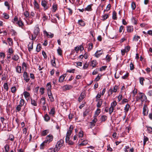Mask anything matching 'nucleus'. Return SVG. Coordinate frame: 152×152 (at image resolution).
<instances>
[{
  "label": "nucleus",
  "mask_w": 152,
  "mask_h": 152,
  "mask_svg": "<svg viewBox=\"0 0 152 152\" xmlns=\"http://www.w3.org/2000/svg\"><path fill=\"white\" fill-rule=\"evenodd\" d=\"M64 143V141L62 140H60L58 141L54 148V152L58 151L60 149L61 147L62 146Z\"/></svg>",
  "instance_id": "f257e3e1"
},
{
  "label": "nucleus",
  "mask_w": 152,
  "mask_h": 152,
  "mask_svg": "<svg viewBox=\"0 0 152 152\" xmlns=\"http://www.w3.org/2000/svg\"><path fill=\"white\" fill-rule=\"evenodd\" d=\"M24 100L23 99H21L20 101L19 104L15 108V111L16 112H19L20 111L21 107L24 105Z\"/></svg>",
  "instance_id": "f03ea898"
},
{
  "label": "nucleus",
  "mask_w": 152,
  "mask_h": 152,
  "mask_svg": "<svg viewBox=\"0 0 152 152\" xmlns=\"http://www.w3.org/2000/svg\"><path fill=\"white\" fill-rule=\"evenodd\" d=\"M53 136L52 135L50 134L46 137L45 142H46V143H49L53 140Z\"/></svg>",
  "instance_id": "7ed1b4c3"
},
{
  "label": "nucleus",
  "mask_w": 152,
  "mask_h": 152,
  "mask_svg": "<svg viewBox=\"0 0 152 152\" xmlns=\"http://www.w3.org/2000/svg\"><path fill=\"white\" fill-rule=\"evenodd\" d=\"M140 97L138 99H140L142 102H146L147 101V97L145 95V94L143 93H140Z\"/></svg>",
  "instance_id": "20e7f679"
},
{
  "label": "nucleus",
  "mask_w": 152,
  "mask_h": 152,
  "mask_svg": "<svg viewBox=\"0 0 152 152\" xmlns=\"http://www.w3.org/2000/svg\"><path fill=\"white\" fill-rule=\"evenodd\" d=\"M23 77L24 78V80L26 81V82H28L29 81L30 78L26 72H24Z\"/></svg>",
  "instance_id": "39448f33"
},
{
  "label": "nucleus",
  "mask_w": 152,
  "mask_h": 152,
  "mask_svg": "<svg viewBox=\"0 0 152 152\" xmlns=\"http://www.w3.org/2000/svg\"><path fill=\"white\" fill-rule=\"evenodd\" d=\"M103 53V51L102 50H97L95 53L94 55L96 58H98Z\"/></svg>",
  "instance_id": "423d86ee"
},
{
  "label": "nucleus",
  "mask_w": 152,
  "mask_h": 152,
  "mask_svg": "<svg viewBox=\"0 0 152 152\" xmlns=\"http://www.w3.org/2000/svg\"><path fill=\"white\" fill-rule=\"evenodd\" d=\"M39 26L38 24L36 25L34 31V34L35 35H38L39 33Z\"/></svg>",
  "instance_id": "0eeeda50"
},
{
  "label": "nucleus",
  "mask_w": 152,
  "mask_h": 152,
  "mask_svg": "<svg viewBox=\"0 0 152 152\" xmlns=\"http://www.w3.org/2000/svg\"><path fill=\"white\" fill-rule=\"evenodd\" d=\"M147 106L145 104L143 108V114L145 115H147L148 114V110H147Z\"/></svg>",
  "instance_id": "6e6552de"
},
{
  "label": "nucleus",
  "mask_w": 152,
  "mask_h": 152,
  "mask_svg": "<svg viewBox=\"0 0 152 152\" xmlns=\"http://www.w3.org/2000/svg\"><path fill=\"white\" fill-rule=\"evenodd\" d=\"M86 94L84 93H82L80 95L78 98V101L79 102H81L83 100V99L85 98Z\"/></svg>",
  "instance_id": "1a4fd4ad"
},
{
  "label": "nucleus",
  "mask_w": 152,
  "mask_h": 152,
  "mask_svg": "<svg viewBox=\"0 0 152 152\" xmlns=\"http://www.w3.org/2000/svg\"><path fill=\"white\" fill-rule=\"evenodd\" d=\"M46 88L48 92H51V86L50 83H48L47 84Z\"/></svg>",
  "instance_id": "9d476101"
},
{
  "label": "nucleus",
  "mask_w": 152,
  "mask_h": 152,
  "mask_svg": "<svg viewBox=\"0 0 152 152\" xmlns=\"http://www.w3.org/2000/svg\"><path fill=\"white\" fill-rule=\"evenodd\" d=\"M127 31L129 33L132 32L134 30L133 26H127Z\"/></svg>",
  "instance_id": "9b49d317"
},
{
  "label": "nucleus",
  "mask_w": 152,
  "mask_h": 152,
  "mask_svg": "<svg viewBox=\"0 0 152 152\" xmlns=\"http://www.w3.org/2000/svg\"><path fill=\"white\" fill-rule=\"evenodd\" d=\"M48 94L50 101L52 102H53L54 100V99L52 95L51 92H48Z\"/></svg>",
  "instance_id": "f8f14e48"
},
{
  "label": "nucleus",
  "mask_w": 152,
  "mask_h": 152,
  "mask_svg": "<svg viewBox=\"0 0 152 152\" xmlns=\"http://www.w3.org/2000/svg\"><path fill=\"white\" fill-rule=\"evenodd\" d=\"M47 2L45 1L44 0L42 1L41 3L42 6L45 8V10L48 9V7L47 6Z\"/></svg>",
  "instance_id": "ddd939ff"
},
{
  "label": "nucleus",
  "mask_w": 152,
  "mask_h": 152,
  "mask_svg": "<svg viewBox=\"0 0 152 152\" xmlns=\"http://www.w3.org/2000/svg\"><path fill=\"white\" fill-rule=\"evenodd\" d=\"M49 130L48 129H46L43 131L41 133V136H46L47 134L49 133Z\"/></svg>",
  "instance_id": "4468645a"
},
{
  "label": "nucleus",
  "mask_w": 152,
  "mask_h": 152,
  "mask_svg": "<svg viewBox=\"0 0 152 152\" xmlns=\"http://www.w3.org/2000/svg\"><path fill=\"white\" fill-rule=\"evenodd\" d=\"M33 42L32 41L31 43H29L28 45V48L29 51L30 52L33 49Z\"/></svg>",
  "instance_id": "2eb2a0df"
},
{
  "label": "nucleus",
  "mask_w": 152,
  "mask_h": 152,
  "mask_svg": "<svg viewBox=\"0 0 152 152\" xmlns=\"http://www.w3.org/2000/svg\"><path fill=\"white\" fill-rule=\"evenodd\" d=\"M93 4H91L88 5L87 7L85 8V10L87 11H91L92 10L91 7Z\"/></svg>",
  "instance_id": "dca6fc26"
},
{
  "label": "nucleus",
  "mask_w": 152,
  "mask_h": 152,
  "mask_svg": "<svg viewBox=\"0 0 152 152\" xmlns=\"http://www.w3.org/2000/svg\"><path fill=\"white\" fill-rule=\"evenodd\" d=\"M23 134L24 135L25 138L26 139L27 138V136L28 135V134L27 133V129L26 128H24L23 129Z\"/></svg>",
  "instance_id": "f3484780"
},
{
  "label": "nucleus",
  "mask_w": 152,
  "mask_h": 152,
  "mask_svg": "<svg viewBox=\"0 0 152 152\" xmlns=\"http://www.w3.org/2000/svg\"><path fill=\"white\" fill-rule=\"evenodd\" d=\"M78 23L81 26H84L85 25V23L82 20H80L78 21Z\"/></svg>",
  "instance_id": "a211bd4d"
},
{
  "label": "nucleus",
  "mask_w": 152,
  "mask_h": 152,
  "mask_svg": "<svg viewBox=\"0 0 152 152\" xmlns=\"http://www.w3.org/2000/svg\"><path fill=\"white\" fill-rule=\"evenodd\" d=\"M44 33L48 37L52 38L53 36V34L51 33H48L46 31H45Z\"/></svg>",
  "instance_id": "6ab92c4d"
},
{
  "label": "nucleus",
  "mask_w": 152,
  "mask_h": 152,
  "mask_svg": "<svg viewBox=\"0 0 152 152\" xmlns=\"http://www.w3.org/2000/svg\"><path fill=\"white\" fill-rule=\"evenodd\" d=\"M72 131L69 130H68L67 132L66 138L67 140L69 139V136L71 134Z\"/></svg>",
  "instance_id": "aec40b11"
},
{
  "label": "nucleus",
  "mask_w": 152,
  "mask_h": 152,
  "mask_svg": "<svg viewBox=\"0 0 152 152\" xmlns=\"http://www.w3.org/2000/svg\"><path fill=\"white\" fill-rule=\"evenodd\" d=\"M16 70L17 72L19 73L21 72V67L20 66H17L16 68Z\"/></svg>",
  "instance_id": "412c9836"
},
{
  "label": "nucleus",
  "mask_w": 152,
  "mask_h": 152,
  "mask_svg": "<svg viewBox=\"0 0 152 152\" xmlns=\"http://www.w3.org/2000/svg\"><path fill=\"white\" fill-rule=\"evenodd\" d=\"M40 102V104L43 105H45V97L42 98L41 99Z\"/></svg>",
  "instance_id": "4be33fe9"
},
{
  "label": "nucleus",
  "mask_w": 152,
  "mask_h": 152,
  "mask_svg": "<svg viewBox=\"0 0 152 152\" xmlns=\"http://www.w3.org/2000/svg\"><path fill=\"white\" fill-rule=\"evenodd\" d=\"M98 102L96 106L97 107L99 108L101 107L102 104L103 102L102 99H99V101H98Z\"/></svg>",
  "instance_id": "5701e85b"
},
{
  "label": "nucleus",
  "mask_w": 152,
  "mask_h": 152,
  "mask_svg": "<svg viewBox=\"0 0 152 152\" xmlns=\"http://www.w3.org/2000/svg\"><path fill=\"white\" fill-rule=\"evenodd\" d=\"M130 107L129 104H127L124 108L125 112L126 113H127L129 110V109Z\"/></svg>",
  "instance_id": "b1692460"
},
{
  "label": "nucleus",
  "mask_w": 152,
  "mask_h": 152,
  "mask_svg": "<svg viewBox=\"0 0 152 152\" xmlns=\"http://www.w3.org/2000/svg\"><path fill=\"white\" fill-rule=\"evenodd\" d=\"M100 113V109H97L96 110L95 112L94 117H96Z\"/></svg>",
  "instance_id": "393cba45"
},
{
  "label": "nucleus",
  "mask_w": 152,
  "mask_h": 152,
  "mask_svg": "<svg viewBox=\"0 0 152 152\" xmlns=\"http://www.w3.org/2000/svg\"><path fill=\"white\" fill-rule=\"evenodd\" d=\"M42 48L41 45L39 44L37 45L36 47V50L37 52H39Z\"/></svg>",
  "instance_id": "a878e982"
},
{
  "label": "nucleus",
  "mask_w": 152,
  "mask_h": 152,
  "mask_svg": "<svg viewBox=\"0 0 152 152\" xmlns=\"http://www.w3.org/2000/svg\"><path fill=\"white\" fill-rule=\"evenodd\" d=\"M65 77V76L63 75L60 76L58 80L59 82L60 83L62 82L64 80Z\"/></svg>",
  "instance_id": "bb28decb"
},
{
  "label": "nucleus",
  "mask_w": 152,
  "mask_h": 152,
  "mask_svg": "<svg viewBox=\"0 0 152 152\" xmlns=\"http://www.w3.org/2000/svg\"><path fill=\"white\" fill-rule=\"evenodd\" d=\"M31 104L34 106H37V103L34 100H33L32 98H31Z\"/></svg>",
  "instance_id": "cd10ccee"
},
{
  "label": "nucleus",
  "mask_w": 152,
  "mask_h": 152,
  "mask_svg": "<svg viewBox=\"0 0 152 152\" xmlns=\"http://www.w3.org/2000/svg\"><path fill=\"white\" fill-rule=\"evenodd\" d=\"M19 58V57L17 55H14L12 58V59L15 61H17Z\"/></svg>",
  "instance_id": "c85d7f7f"
},
{
  "label": "nucleus",
  "mask_w": 152,
  "mask_h": 152,
  "mask_svg": "<svg viewBox=\"0 0 152 152\" xmlns=\"http://www.w3.org/2000/svg\"><path fill=\"white\" fill-rule=\"evenodd\" d=\"M17 23L20 27L23 28V26H24V24L21 20H18Z\"/></svg>",
  "instance_id": "c756f323"
},
{
  "label": "nucleus",
  "mask_w": 152,
  "mask_h": 152,
  "mask_svg": "<svg viewBox=\"0 0 152 152\" xmlns=\"http://www.w3.org/2000/svg\"><path fill=\"white\" fill-rule=\"evenodd\" d=\"M88 143V141L86 140L83 141L82 142L79 144L80 146L85 145H86Z\"/></svg>",
  "instance_id": "7c9ffc66"
},
{
  "label": "nucleus",
  "mask_w": 152,
  "mask_h": 152,
  "mask_svg": "<svg viewBox=\"0 0 152 152\" xmlns=\"http://www.w3.org/2000/svg\"><path fill=\"white\" fill-rule=\"evenodd\" d=\"M25 98L26 99L30 96V94L26 91H25L23 93Z\"/></svg>",
  "instance_id": "2f4dec72"
},
{
  "label": "nucleus",
  "mask_w": 152,
  "mask_h": 152,
  "mask_svg": "<svg viewBox=\"0 0 152 152\" xmlns=\"http://www.w3.org/2000/svg\"><path fill=\"white\" fill-rule=\"evenodd\" d=\"M34 8L36 9H38L39 8V5L37 2L35 0L34 3Z\"/></svg>",
  "instance_id": "473e14b6"
},
{
  "label": "nucleus",
  "mask_w": 152,
  "mask_h": 152,
  "mask_svg": "<svg viewBox=\"0 0 152 152\" xmlns=\"http://www.w3.org/2000/svg\"><path fill=\"white\" fill-rule=\"evenodd\" d=\"M140 38V37L139 36L135 35L133 38V40L135 42H137Z\"/></svg>",
  "instance_id": "72a5a7b5"
},
{
  "label": "nucleus",
  "mask_w": 152,
  "mask_h": 152,
  "mask_svg": "<svg viewBox=\"0 0 152 152\" xmlns=\"http://www.w3.org/2000/svg\"><path fill=\"white\" fill-rule=\"evenodd\" d=\"M66 142L68 143L69 145H72L74 144V142L70 140L69 139L67 140V139L66 138Z\"/></svg>",
  "instance_id": "f704fd0d"
},
{
  "label": "nucleus",
  "mask_w": 152,
  "mask_h": 152,
  "mask_svg": "<svg viewBox=\"0 0 152 152\" xmlns=\"http://www.w3.org/2000/svg\"><path fill=\"white\" fill-rule=\"evenodd\" d=\"M88 51L91 50L93 48V44L92 43H90L88 44Z\"/></svg>",
  "instance_id": "c9c22d12"
},
{
  "label": "nucleus",
  "mask_w": 152,
  "mask_h": 152,
  "mask_svg": "<svg viewBox=\"0 0 152 152\" xmlns=\"http://www.w3.org/2000/svg\"><path fill=\"white\" fill-rule=\"evenodd\" d=\"M116 12L115 11H113V16L112 18L114 20H117V17L116 16Z\"/></svg>",
  "instance_id": "e433bc0d"
},
{
  "label": "nucleus",
  "mask_w": 152,
  "mask_h": 152,
  "mask_svg": "<svg viewBox=\"0 0 152 152\" xmlns=\"http://www.w3.org/2000/svg\"><path fill=\"white\" fill-rule=\"evenodd\" d=\"M139 80L140 84L142 85H143L144 84L143 82L145 80L144 78L142 77H140L139 78Z\"/></svg>",
  "instance_id": "4c0bfd02"
},
{
  "label": "nucleus",
  "mask_w": 152,
  "mask_h": 152,
  "mask_svg": "<svg viewBox=\"0 0 152 152\" xmlns=\"http://www.w3.org/2000/svg\"><path fill=\"white\" fill-rule=\"evenodd\" d=\"M51 63L52 65L53 66H56V63L55 62V58L53 57V58L51 61Z\"/></svg>",
  "instance_id": "58836bf2"
},
{
  "label": "nucleus",
  "mask_w": 152,
  "mask_h": 152,
  "mask_svg": "<svg viewBox=\"0 0 152 152\" xmlns=\"http://www.w3.org/2000/svg\"><path fill=\"white\" fill-rule=\"evenodd\" d=\"M148 140V138L146 136H144V140H143V145L145 146V145L146 142Z\"/></svg>",
  "instance_id": "ea45409f"
},
{
  "label": "nucleus",
  "mask_w": 152,
  "mask_h": 152,
  "mask_svg": "<svg viewBox=\"0 0 152 152\" xmlns=\"http://www.w3.org/2000/svg\"><path fill=\"white\" fill-rule=\"evenodd\" d=\"M131 7L133 10L135 9L136 7V4L134 2H132L131 4Z\"/></svg>",
  "instance_id": "a19ab883"
},
{
  "label": "nucleus",
  "mask_w": 152,
  "mask_h": 152,
  "mask_svg": "<svg viewBox=\"0 0 152 152\" xmlns=\"http://www.w3.org/2000/svg\"><path fill=\"white\" fill-rule=\"evenodd\" d=\"M124 26L122 25L121 26L119 29V32L121 33L122 31L124 32Z\"/></svg>",
  "instance_id": "79ce46f5"
},
{
  "label": "nucleus",
  "mask_w": 152,
  "mask_h": 152,
  "mask_svg": "<svg viewBox=\"0 0 152 152\" xmlns=\"http://www.w3.org/2000/svg\"><path fill=\"white\" fill-rule=\"evenodd\" d=\"M44 118L45 121H48L50 120V117L47 114H46L44 117Z\"/></svg>",
  "instance_id": "37998d69"
},
{
  "label": "nucleus",
  "mask_w": 152,
  "mask_h": 152,
  "mask_svg": "<svg viewBox=\"0 0 152 152\" xmlns=\"http://www.w3.org/2000/svg\"><path fill=\"white\" fill-rule=\"evenodd\" d=\"M63 87L66 90H68L71 88L72 86L70 85H66L64 86Z\"/></svg>",
  "instance_id": "c03bdc74"
},
{
  "label": "nucleus",
  "mask_w": 152,
  "mask_h": 152,
  "mask_svg": "<svg viewBox=\"0 0 152 152\" xmlns=\"http://www.w3.org/2000/svg\"><path fill=\"white\" fill-rule=\"evenodd\" d=\"M91 66L93 67H95L96 64H97V62L95 60H93L91 61Z\"/></svg>",
  "instance_id": "a18cd8bd"
},
{
  "label": "nucleus",
  "mask_w": 152,
  "mask_h": 152,
  "mask_svg": "<svg viewBox=\"0 0 152 152\" xmlns=\"http://www.w3.org/2000/svg\"><path fill=\"white\" fill-rule=\"evenodd\" d=\"M132 23L134 25H136L137 24V20L135 18L133 17H132Z\"/></svg>",
  "instance_id": "49530a36"
},
{
  "label": "nucleus",
  "mask_w": 152,
  "mask_h": 152,
  "mask_svg": "<svg viewBox=\"0 0 152 152\" xmlns=\"http://www.w3.org/2000/svg\"><path fill=\"white\" fill-rule=\"evenodd\" d=\"M4 148L5 150V151L6 152H8L10 148V147L8 144H6L4 146Z\"/></svg>",
  "instance_id": "de8ad7c7"
},
{
  "label": "nucleus",
  "mask_w": 152,
  "mask_h": 152,
  "mask_svg": "<svg viewBox=\"0 0 152 152\" xmlns=\"http://www.w3.org/2000/svg\"><path fill=\"white\" fill-rule=\"evenodd\" d=\"M3 87L6 90V91H8V84L7 83H5L4 84Z\"/></svg>",
  "instance_id": "09e8293b"
},
{
  "label": "nucleus",
  "mask_w": 152,
  "mask_h": 152,
  "mask_svg": "<svg viewBox=\"0 0 152 152\" xmlns=\"http://www.w3.org/2000/svg\"><path fill=\"white\" fill-rule=\"evenodd\" d=\"M57 53L59 55L61 56L62 55V50L61 48L59 47L58 48L57 50Z\"/></svg>",
  "instance_id": "8fccbe9b"
},
{
  "label": "nucleus",
  "mask_w": 152,
  "mask_h": 152,
  "mask_svg": "<svg viewBox=\"0 0 152 152\" xmlns=\"http://www.w3.org/2000/svg\"><path fill=\"white\" fill-rule=\"evenodd\" d=\"M101 97V94H97V95L96 96V101L97 102L98 101H99L100 98Z\"/></svg>",
  "instance_id": "3c124183"
},
{
  "label": "nucleus",
  "mask_w": 152,
  "mask_h": 152,
  "mask_svg": "<svg viewBox=\"0 0 152 152\" xmlns=\"http://www.w3.org/2000/svg\"><path fill=\"white\" fill-rule=\"evenodd\" d=\"M117 104L116 102L115 101H114L111 104V107L113 108H114Z\"/></svg>",
  "instance_id": "603ef678"
},
{
  "label": "nucleus",
  "mask_w": 152,
  "mask_h": 152,
  "mask_svg": "<svg viewBox=\"0 0 152 152\" xmlns=\"http://www.w3.org/2000/svg\"><path fill=\"white\" fill-rule=\"evenodd\" d=\"M4 17L6 19H8L9 18V15L8 14L6 13H4L3 14Z\"/></svg>",
  "instance_id": "864d4df0"
},
{
  "label": "nucleus",
  "mask_w": 152,
  "mask_h": 152,
  "mask_svg": "<svg viewBox=\"0 0 152 152\" xmlns=\"http://www.w3.org/2000/svg\"><path fill=\"white\" fill-rule=\"evenodd\" d=\"M107 119V116L105 115H102V116L101 120L102 121H105Z\"/></svg>",
  "instance_id": "5fc2aeb1"
},
{
  "label": "nucleus",
  "mask_w": 152,
  "mask_h": 152,
  "mask_svg": "<svg viewBox=\"0 0 152 152\" xmlns=\"http://www.w3.org/2000/svg\"><path fill=\"white\" fill-rule=\"evenodd\" d=\"M7 40L8 42H10V43H9V44L11 46L13 44V42L12 39L11 38H8L7 39Z\"/></svg>",
  "instance_id": "6e6d98bb"
},
{
  "label": "nucleus",
  "mask_w": 152,
  "mask_h": 152,
  "mask_svg": "<svg viewBox=\"0 0 152 152\" xmlns=\"http://www.w3.org/2000/svg\"><path fill=\"white\" fill-rule=\"evenodd\" d=\"M111 58L110 57V56L109 54H107L106 57V59L107 61H109Z\"/></svg>",
  "instance_id": "4d7b16f0"
},
{
  "label": "nucleus",
  "mask_w": 152,
  "mask_h": 152,
  "mask_svg": "<svg viewBox=\"0 0 152 152\" xmlns=\"http://www.w3.org/2000/svg\"><path fill=\"white\" fill-rule=\"evenodd\" d=\"M109 16L107 14H105L104 15L102 16V17L103 18V20L104 21L106 20L109 17Z\"/></svg>",
  "instance_id": "13d9d810"
},
{
  "label": "nucleus",
  "mask_w": 152,
  "mask_h": 152,
  "mask_svg": "<svg viewBox=\"0 0 152 152\" xmlns=\"http://www.w3.org/2000/svg\"><path fill=\"white\" fill-rule=\"evenodd\" d=\"M16 91L15 86L12 87L11 88V91L12 93H15Z\"/></svg>",
  "instance_id": "bf43d9fd"
},
{
  "label": "nucleus",
  "mask_w": 152,
  "mask_h": 152,
  "mask_svg": "<svg viewBox=\"0 0 152 152\" xmlns=\"http://www.w3.org/2000/svg\"><path fill=\"white\" fill-rule=\"evenodd\" d=\"M39 91L42 95L43 94L45 93V89L43 88H40Z\"/></svg>",
  "instance_id": "052dcab7"
},
{
  "label": "nucleus",
  "mask_w": 152,
  "mask_h": 152,
  "mask_svg": "<svg viewBox=\"0 0 152 152\" xmlns=\"http://www.w3.org/2000/svg\"><path fill=\"white\" fill-rule=\"evenodd\" d=\"M55 110L54 108H53L51 110L49 114H50L53 115L55 113Z\"/></svg>",
  "instance_id": "680f3d73"
},
{
  "label": "nucleus",
  "mask_w": 152,
  "mask_h": 152,
  "mask_svg": "<svg viewBox=\"0 0 152 152\" xmlns=\"http://www.w3.org/2000/svg\"><path fill=\"white\" fill-rule=\"evenodd\" d=\"M148 132L151 133L152 132V128L150 126L147 127Z\"/></svg>",
  "instance_id": "e2e57ef3"
},
{
  "label": "nucleus",
  "mask_w": 152,
  "mask_h": 152,
  "mask_svg": "<svg viewBox=\"0 0 152 152\" xmlns=\"http://www.w3.org/2000/svg\"><path fill=\"white\" fill-rule=\"evenodd\" d=\"M130 49V47L129 46H128L125 47V49H124L125 50L126 52H128L129 51Z\"/></svg>",
  "instance_id": "0e129e2a"
},
{
  "label": "nucleus",
  "mask_w": 152,
  "mask_h": 152,
  "mask_svg": "<svg viewBox=\"0 0 152 152\" xmlns=\"http://www.w3.org/2000/svg\"><path fill=\"white\" fill-rule=\"evenodd\" d=\"M130 69L131 70H132L134 68V65L132 62H131V63L130 64Z\"/></svg>",
  "instance_id": "69168bd1"
},
{
  "label": "nucleus",
  "mask_w": 152,
  "mask_h": 152,
  "mask_svg": "<svg viewBox=\"0 0 152 152\" xmlns=\"http://www.w3.org/2000/svg\"><path fill=\"white\" fill-rule=\"evenodd\" d=\"M118 88V86H115L113 87V92H116Z\"/></svg>",
  "instance_id": "338daca9"
},
{
  "label": "nucleus",
  "mask_w": 152,
  "mask_h": 152,
  "mask_svg": "<svg viewBox=\"0 0 152 152\" xmlns=\"http://www.w3.org/2000/svg\"><path fill=\"white\" fill-rule=\"evenodd\" d=\"M13 52L14 50L12 48H9L8 52L10 53V54H11L13 53Z\"/></svg>",
  "instance_id": "774afa93"
}]
</instances>
